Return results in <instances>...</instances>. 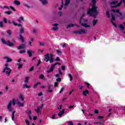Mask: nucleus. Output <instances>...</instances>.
Wrapping results in <instances>:
<instances>
[{
	"instance_id": "13d9d810",
	"label": "nucleus",
	"mask_w": 125,
	"mask_h": 125,
	"mask_svg": "<svg viewBox=\"0 0 125 125\" xmlns=\"http://www.w3.org/2000/svg\"><path fill=\"white\" fill-rule=\"evenodd\" d=\"M32 71H34V66H32V67L29 69V72H32Z\"/></svg>"
},
{
	"instance_id": "2eb2a0df",
	"label": "nucleus",
	"mask_w": 125,
	"mask_h": 125,
	"mask_svg": "<svg viewBox=\"0 0 125 125\" xmlns=\"http://www.w3.org/2000/svg\"><path fill=\"white\" fill-rule=\"evenodd\" d=\"M64 112H65V109H63L62 111L59 112L58 116H59V117H61V116H62L63 114H64Z\"/></svg>"
},
{
	"instance_id": "bb28decb",
	"label": "nucleus",
	"mask_w": 125,
	"mask_h": 125,
	"mask_svg": "<svg viewBox=\"0 0 125 125\" xmlns=\"http://www.w3.org/2000/svg\"><path fill=\"white\" fill-rule=\"evenodd\" d=\"M29 78H30L29 77H25L24 83H29Z\"/></svg>"
},
{
	"instance_id": "1a4fd4ad",
	"label": "nucleus",
	"mask_w": 125,
	"mask_h": 125,
	"mask_svg": "<svg viewBox=\"0 0 125 125\" xmlns=\"http://www.w3.org/2000/svg\"><path fill=\"white\" fill-rule=\"evenodd\" d=\"M80 23L83 26V27H85V28H89L90 25H88L87 23H82V19H80Z\"/></svg>"
},
{
	"instance_id": "9d476101",
	"label": "nucleus",
	"mask_w": 125,
	"mask_h": 125,
	"mask_svg": "<svg viewBox=\"0 0 125 125\" xmlns=\"http://www.w3.org/2000/svg\"><path fill=\"white\" fill-rule=\"evenodd\" d=\"M53 26H54V27L52 28V30L53 31H57V30H58V23H55L53 25Z\"/></svg>"
},
{
	"instance_id": "b1692460",
	"label": "nucleus",
	"mask_w": 125,
	"mask_h": 125,
	"mask_svg": "<svg viewBox=\"0 0 125 125\" xmlns=\"http://www.w3.org/2000/svg\"><path fill=\"white\" fill-rule=\"evenodd\" d=\"M97 22H98V20H93V26H95V25H96V24L97 23Z\"/></svg>"
},
{
	"instance_id": "9b49d317",
	"label": "nucleus",
	"mask_w": 125,
	"mask_h": 125,
	"mask_svg": "<svg viewBox=\"0 0 125 125\" xmlns=\"http://www.w3.org/2000/svg\"><path fill=\"white\" fill-rule=\"evenodd\" d=\"M52 87V85H49L48 86V90H47V92H49L50 93H51V92H52V91H53V90H52V89L51 88V87Z\"/></svg>"
},
{
	"instance_id": "7c9ffc66",
	"label": "nucleus",
	"mask_w": 125,
	"mask_h": 125,
	"mask_svg": "<svg viewBox=\"0 0 125 125\" xmlns=\"http://www.w3.org/2000/svg\"><path fill=\"white\" fill-rule=\"evenodd\" d=\"M20 99H21V101H24V97H23V95L22 94L20 95Z\"/></svg>"
},
{
	"instance_id": "6e6d98bb",
	"label": "nucleus",
	"mask_w": 125,
	"mask_h": 125,
	"mask_svg": "<svg viewBox=\"0 0 125 125\" xmlns=\"http://www.w3.org/2000/svg\"><path fill=\"white\" fill-rule=\"evenodd\" d=\"M53 59V55L52 54H50V59Z\"/></svg>"
},
{
	"instance_id": "a211bd4d",
	"label": "nucleus",
	"mask_w": 125,
	"mask_h": 125,
	"mask_svg": "<svg viewBox=\"0 0 125 125\" xmlns=\"http://www.w3.org/2000/svg\"><path fill=\"white\" fill-rule=\"evenodd\" d=\"M27 54H28L30 57H32L33 54H32V50H27Z\"/></svg>"
},
{
	"instance_id": "052dcab7",
	"label": "nucleus",
	"mask_w": 125,
	"mask_h": 125,
	"mask_svg": "<svg viewBox=\"0 0 125 125\" xmlns=\"http://www.w3.org/2000/svg\"><path fill=\"white\" fill-rule=\"evenodd\" d=\"M13 23L15 26H18V23H16L15 21H13Z\"/></svg>"
},
{
	"instance_id": "c85d7f7f",
	"label": "nucleus",
	"mask_w": 125,
	"mask_h": 125,
	"mask_svg": "<svg viewBox=\"0 0 125 125\" xmlns=\"http://www.w3.org/2000/svg\"><path fill=\"white\" fill-rule=\"evenodd\" d=\"M30 88V86H28L27 83H25L23 84V88Z\"/></svg>"
},
{
	"instance_id": "0eeeda50",
	"label": "nucleus",
	"mask_w": 125,
	"mask_h": 125,
	"mask_svg": "<svg viewBox=\"0 0 125 125\" xmlns=\"http://www.w3.org/2000/svg\"><path fill=\"white\" fill-rule=\"evenodd\" d=\"M18 49H25L26 48V43L21 44V45L17 47Z\"/></svg>"
},
{
	"instance_id": "5701e85b",
	"label": "nucleus",
	"mask_w": 125,
	"mask_h": 125,
	"mask_svg": "<svg viewBox=\"0 0 125 125\" xmlns=\"http://www.w3.org/2000/svg\"><path fill=\"white\" fill-rule=\"evenodd\" d=\"M17 65L18 66H19V70H20V69H21V68H22V67L23 66V64L22 63H17Z\"/></svg>"
},
{
	"instance_id": "7ed1b4c3",
	"label": "nucleus",
	"mask_w": 125,
	"mask_h": 125,
	"mask_svg": "<svg viewBox=\"0 0 125 125\" xmlns=\"http://www.w3.org/2000/svg\"><path fill=\"white\" fill-rule=\"evenodd\" d=\"M12 70L10 68L8 67H5L3 70V73H6L7 76H9L10 75V73H11Z\"/></svg>"
},
{
	"instance_id": "0e129e2a",
	"label": "nucleus",
	"mask_w": 125,
	"mask_h": 125,
	"mask_svg": "<svg viewBox=\"0 0 125 125\" xmlns=\"http://www.w3.org/2000/svg\"><path fill=\"white\" fill-rule=\"evenodd\" d=\"M57 82H61V78H59L57 79H56Z\"/></svg>"
},
{
	"instance_id": "4468645a",
	"label": "nucleus",
	"mask_w": 125,
	"mask_h": 125,
	"mask_svg": "<svg viewBox=\"0 0 125 125\" xmlns=\"http://www.w3.org/2000/svg\"><path fill=\"white\" fill-rule=\"evenodd\" d=\"M112 11L114 12V13L116 12V13H119V15H120V16H122L123 15L122 13L120 12V10H119V9H116V10L113 9V10H112Z\"/></svg>"
},
{
	"instance_id": "8fccbe9b",
	"label": "nucleus",
	"mask_w": 125,
	"mask_h": 125,
	"mask_svg": "<svg viewBox=\"0 0 125 125\" xmlns=\"http://www.w3.org/2000/svg\"><path fill=\"white\" fill-rule=\"evenodd\" d=\"M25 123L26 124V125H30V122H29V121L25 120Z\"/></svg>"
},
{
	"instance_id": "680f3d73",
	"label": "nucleus",
	"mask_w": 125,
	"mask_h": 125,
	"mask_svg": "<svg viewBox=\"0 0 125 125\" xmlns=\"http://www.w3.org/2000/svg\"><path fill=\"white\" fill-rule=\"evenodd\" d=\"M63 90H64L63 87L61 88V90L60 91V93H62V92H63Z\"/></svg>"
},
{
	"instance_id": "473e14b6",
	"label": "nucleus",
	"mask_w": 125,
	"mask_h": 125,
	"mask_svg": "<svg viewBox=\"0 0 125 125\" xmlns=\"http://www.w3.org/2000/svg\"><path fill=\"white\" fill-rule=\"evenodd\" d=\"M111 19L112 20H113V21H115L116 19V18H115V16L113 14H111Z\"/></svg>"
},
{
	"instance_id": "de8ad7c7",
	"label": "nucleus",
	"mask_w": 125,
	"mask_h": 125,
	"mask_svg": "<svg viewBox=\"0 0 125 125\" xmlns=\"http://www.w3.org/2000/svg\"><path fill=\"white\" fill-rule=\"evenodd\" d=\"M39 44L42 46H44V43L43 42H39Z\"/></svg>"
},
{
	"instance_id": "f704fd0d",
	"label": "nucleus",
	"mask_w": 125,
	"mask_h": 125,
	"mask_svg": "<svg viewBox=\"0 0 125 125\" xmlns=\"http://www.w3.org/2000/svg\"><path fill=\"white\" fill-rule=\"evenodd\" d=\"M57 53L58 55H61L62 54V52H61V51H60L59 50H57Z\"/></svg>"
},
{
	"instance_id": "338daca9",
	"label": "nucleus",
	"mask_w": 125,
	"mask_h": 125,
	"mask_svg": "<svg viewBox=\"0 0 125 125\" xmlns=\"http://www.w3.org/2000/svg\"><path fill=\"white\" fill-rule=\"evenodd\" d=\"M65 66H62V70L63 71H64L65 70Z\"/></svg>"
},
{
	"instance_id": "49530a36",
	"label": "nucleus",
	"mask_w": 125,
	"mask_h": 125,
	"mask_svg": "<svg viewBox=\"0 0 125 125\" xmlns=\"http://www.w3.org/2000/svg\"><path fill=\"white\" fill-rule=\"evenodd\" d=\"M23 5H24V6H25V7H28V8H30V6H29V5H28V4L25 3L23 4Z\"/></svg>"
},
{
	"instance_id": "c03bdc74",
	"label": "nucleus",
	"mask_w": 125,
	"mask_h": 125,
	"mask_svg": "<svg viewBox=\"0 0 125 125\" xmlns=\"http://www.w3.org/2000/svg\"><path fill=\"white\" fill-rule=\"evenodd\" d=\"M9 7L10 8H11V9L13 10V11H16V10L15 9V8H14V7H13L12 6H10Z\"/></svg>"
},
{
	"instance_id": "ddd939ff",
	"label": "nucleus",
	"mask_w": 125,
	"mask_h": 125,
	"mask_svg": "<svg viewBox=\"0 0 125 125\" xmlns=\"http://www.w3.org/2000/svg\"><path fill=\"white\" fill-rule=\"evenodd\" d=\"M69 3H70V0H66L65 3L64 4V8L66 9L68 7V5H69Z\"/></svg>"
},
{
	"instance_id": "3c124183",
	"label": "nucleus",
	"mask_w": 125,
	"mask_h": 125,
	"mask_svg": "<svg viewBox=\"0 0 125 125\" xmlns=\"http://www.w3.org/2000/svg\"><path fill=\"white\" fill-rule=\"evenodd\" d=\"M3 22L4 23H7V20H6V18H4L3 19Z\"/></svg>"
},
{
	"instance_id": "4be33fe9",
	"label": "nucleus",
	"mask_w": 125,
	"mask_h": 125,
	"mask_svg": "<svg viewBox=\"0 0 125 125\" xmlns=\"http://www.w3.org/2000/svg\"><path fill=\"white\" fill-rule=\"evenodd\" d=\"M14 4H16V5H20V1H19L17 0H15L14 1Z\"/></svg>"
},
{
	"instance_id": "774afa93",
	"label": "nucleus",
	"mask_w": 125,
	"mask_h": 125,
	"mask_svg": "<svg viewBox=\"0 0 125 125\" xmlns=\"http://www.w3.org/2000/svg\"><path fill=\"white\" fill-rule=\"evenodd\" d=\"M98 118V119H104V117L101 116H99Z\"/></svg>"
},
{
	"instance_id": "412c9836",
	"label": "nucleus",
	"mask_w": 125,
	"mask_h": 125,
	"mask_svg": "<svg viewBox=\"0 0 125 125\" xmlns=\"http://www.w3.org/2000/svg\"><path fill=\"white\" fill-rule=\"evenodd\" d=\"M119 28L122 30V31H124L125 30V26L123 25V24H120L119 26Z\"/></svg>"
},
{
	"instance_id": "bf43d9fd",
	"label": "nucleus",
	"mask_w": 125,
	"mask_h": 125,
	"mask_svg": "<svg viewBox=\"0 0 125 125\" xmlns=\"http://www.w3.org/2000/svg\"><path fill=\"white\" fill-rule=\"evenodd\" d=\"M33 32L34 34H35V33H37V29L34 28L33 30Z\"/></svg>"
},
{
	"instance_id": "a18cd8bd",
	"label": "nucleus",
	"mask_w": 125,
	"mask_h": 125,
	"mask_svg": "<svg viewBox=\"0 0 125 125\" xmlns=\"http://www.w3.org/2000/svg\"><path fill=\"white\" fill-rule=\"evenodd\" d=\"M25 52H26V51L25 50H21L19 52V53H20L21 54H22L23 53H25Z\"/></svg>"
},
{
	"instance_id": "09e8293b",
	"label": "nucleus",
	"mask_w": 125,
	"mask_h": 125,
	"mask_svg": "<svg viewBox=\"0 0 125 125\" xmlns=\"http://www.w3.org/2000/svg\"><path fill=\"white\" fill-rule=\"evenodd\" d=\"M85 84H86L87 85V88H89V85H90L89 83H85Z\"/></svg>"
},
{
	"instance_id": "dca6fc26",
	"label": "nucleus",
	"mask_w": 125,
	"mask_h": 125,
	"mask_svg": "<svg viewBox=\"0 0 125 125\" xmlns=\"http://www.w3.org/2000/svg\"><path fill=\"white\" fill-rule=\"evenodd\" d=\"M88 93H89V92H88L87 90L83 91V95H84V96H86L87 94H88Z\"/></svg>"
},
{
	"instance_id": "cd10ccee",
	"label": "nucleus",
	"mask_w": 125,
	"mask_h": 125,
	"mask_svg": "<svg viewBox=\"0 0 125 125\" xmlns=\"http://www.w3.org/2000/svg\"><path fill=\"white\" fill-rule=\"evenodd\" d=\"M12 32L11 30H7V33L8 34V35H9V36H11V34H12Z\"/></svg>"
},
{
	"instance_id": "c9c22d12",
	"label": "nucleus",
	"mask_w": 125,
	"mask_h": 125,
	"mask_svg": "<svg viewBox=\"0 0 125 125\" xmlns=\"http://www.w3.org/2000/svg\"><path fill=\"white\" fill-rule=\"evenodd\" d=\"M39 79L43 80V79H44V75H43V74H41L39 77Z\"/></svg>"
},
{
	"instance_id": "37998d69",
	"label": "nucleus",
	"mask_w": 125,
	"mask_h": 125,
	"mask_svg": "<svg viewBox=\"0 0 125 125\" xmlns=\"http://www.w3.org/2000/svg\"><path fill=\"white\" fill-rule=\"evenodd\" d=\"M0 27L1 28L3 27V23L2 22V21H0Z\"/></svg>"
},
{
	"instance_id": "20e7f679",
	"label": "nucleus",
	"mask_w": 125,
	"mask_h": 125,
	"mask_svg": "<svg viewBox=\"0 0 125 125\" xmlns=\"http://www.w3.org/2000/svg\"><path fill=\"white\" fill-rule=\"evenodd\" d=\"M43 108V104H42L41 106H38L37 109H35V111L38 113V114H42V111Z\"/></svg>"
},
{
	"instance_id": "58836bf2",
	"label": "nucleus",
	"mask_w": 125,
	"mask_h": 125,
	"mask_svg": "<svg viewBox=\"0 0 125 125\" xmlns=\"http://www.w3.org/2000/svg\"><path fill=\"white\" fill-rule=\"evenodd\" d=\"M1 8L2 9H3V8H6L7 9H8V10H9V9H10L9 7L7 6H4L3 7H1Z\"/></svg>"
},
{
	"instance_id": "f03ea898",
	"label": "nucleus",
	"mask_w": 125,
	"mask_h": 125,
	"mask_svg": "<svg viewBox=\"0 0 125 125\" xmlns=\"http://www.w3.org/2000/svg\"><path fill=\"white\" fill-rule=\"evenodd\" d=\"M1 40L3 44H6V45H8V46H14V43L10 42L9 41H5L3 38H2Z\"/></svg>"
},
{
	"instance_id": "f257e3e1",
	"label": "nucleus",
	"mask_w": 125,
	"mask_h": 125,
	"mask_svg": "<svg viewBox=\"0 0 125 125\" xmlns=\"http://www.w3.org/2000/svg\"><path fill=\"white\" fill-rule=\"evenodd\" d=\"M74 34L76 35H82L83 34H86L87 33V30L84 29H81L79 30L75 31L73 32Z\"/></svg>"
},
{
	"instance_id": "2f4dec72",
	"label": "nucleus",
	"mask_w": 125,
	"mask_h": 125,
	"mask_svg": "<svg viewBox=\"0 0 125 125\" xmlns=\"http://www.w3.org/2000/svg\"><path fill=\"white\" fill-rule=\"evenodd\" d=\"M20 39L21 41V42H23L25 41V40H24V37H23L22 35L20 36Z\"/></svg>"
},
{
	"instance_id": "a878e982",
	"label": "nucleus",
	"mask_w": 125,
	"mask_h": 125,
	"mask_svg": "<svg viewBox=\"0 0 125 125\" xmlns=\"http://www.w3.org/2000/svg\"><path fill=\"white\" fill-rule=\"evenodd\" d=\"M20 33H21V34H24L25 33V31L24 30V28L21 27L20 29Z\"/></svg>"
},
{
	"instance_id": "aec40b11",
	"label": "nucleus",
	"mask_w": 125,
	"mask_h": 125,
	"mask_svg": "<svg viewBox=\"0 0 125 125\" xmlns=\"http://www.w3.org/2000/svg\"><path fill=\"white\" fill-rule=\"evenodd\" d=\"M40 1L42 2L43 5L46 4L48 3L46 0H40Z\"/></svg>"
},
{
	"instance_id": "79ce46f5",
	"label": "nucleus",
	"mask_w": 125,
	"mask_h": 125,
	"mask_svg": "<svg viewBox=\"0 0 125 125\" xmlns=\"http://www.w3.org/2000/svg\"><path fill=\"white\" fill-rule=\"evenodd\" d=\"M49 62L51 63H53V62H54V59H49Z\"/></svg>"
},
{
	"instance_id": "e2e57ef3",
	"label": "nucleus",
	"mask_w": 125,
	"mask_h": 125,
	"mask_svg": "<svg viewBox=\"0 0 125 125\" xmlns=\"http://www.w3.org/2000/svg\"><path fill=\"white\" fill-rule=\"evenodd\" d=\"M55 116H56V115L53 114V116L51 117V119H52L53 120L55 119Z\"/></svg>"
},
{
	"instance_id": "4d7b16f0",
	"label": "nucleus",
	"mask_w": 125,
	"mask_h": 125,
	"mask_svg": "<svg viewBox=\"0 0 125 125\" xmlns=\"http://www.w3.org/2000/svg\"><path fill=\"white\" fill-rule=\"evenodd\" d=\"M118 3V2L117 1H113L111 2V4H117V3Z\"/></svg>"
},
{
	"instance_id": "6e6552de",
	"label": "nucleus",
	"mask_w": 125,
	"mask_h": 125,
	"mask_svg": "<svg viewBox=\"0 0 125 125\" xmlns=\"http://www.w3.org/2000/svg\"><path fill=\"white\" fill-rule=\"evenodd\" d=\"M44 61H45V62L49 61V54L47 53L44 55Z\"/></svg>"
},
{
	"instance_id": "864d4df0",
	"label": "nucleus",
	"mask_w": 125,
	"mask_h": 125,
	"mask_svg": "<svg viewBox=\"0 0 125 125\" xmlns=\"http://www.w3.org/2000/svg\"><path fill=\"white\" fill-rule=\"evenodd\" d=\"M41 63H42V61H41V60H39L38 61V63L37 64V66H39L40 65V64H41Z\"/></svg>"
},
{
	"instance_id": "ea45409f",
	"label": "nucleus",
	"mask_w": 125,
	"mask_h": 125,
	"mask_svg": "<svg viewBox=\"0 0 125 125\" xmlns=\"http://www.w3.org/2000/svg\"><path fill=\"white\" fill-rule=\"evenodd\" d=\"M71 27H74V24H68L66 28L67 29H68V28H71Z\"/></svg>"
},
{
	"instance_id": "6ab92c4d",
	"label": "nucleus",
	"mask_w": 125,
	"mask_h": 125,
	"mask_svg": "<svg viewBox=\"0 0 125 125\" xmlns=\"http://www.w3.org/2000/svg\"><path fill=\"white\" fill-rule=\"evenodd\" d=\"M5 14H8V15H10V14H12V11H7L4 12Z\"/></svg>"
},
{
	"instance_id": "f8f14e48",
	"label": "nucleus",
	"mask_w": 125,
	"mask_h": 125,
	"mask_svg": "<svg viewBox=\"0 0 125 125\" xmlns=\"http://www.w3.org/2000/svg\"><path fill=\"white\" fill-rule=\"evenodd\" d=\"M3 59L7 60L6 62L9 63V62H12V59L9 58L8 57H4Z\"/></svg>"
},
{
	"instance_id": "f3484780",
	"label": "nucleus",
	"mask_w": 125,
	"mask_h": 125,
	"mask_svg": "<svg viewBox=\"0 0 125 125\" xmlns=\"http://www.w3.org/2000/svg\"><path fill=\"white\" fill-rule=\"evenodd\" d=\"M17 104L19 105L20 107H24V103H21L20 102L18 101Z\"/></svg>"
},
{
	"instance_id": "a19ab883",
	"label": "nucleus",
	"mask_w": 125,
	"mask_h": 125,
	"mask_svg": "<svg viewBox=\"0 0 125 125\" xmlns=\"http://www.w3.org/2000/svg\"><path fill=\"white\" fill-rule=\"evenodd\" d=\"M111 22L112 25H113V26H114V27H115V28H117V27H118L117 26V24H116V23L113 22V21H111Z\"/></svg>"
},
{
	"instance_id": "72a5a7b5",
	"label": "nucleus",
	"mask_w": 125,
	"mask_h": 125,
	"mask_svg": "<svg viewBox=\"0 0 125 125\" xmlns=\"http://www.w3.org/2000/svg\"><path fill=\"white\" fill-rule=\"evenodd\" d=\"M21 20H24V18H23V17H20V19L18 20L20 23H21Z\"/></svg>"
},
{
	"instance_id": "423d86ee",
	"label": "nucleus",
	"mask_w": 125,
	"mask_h": 125,
	"mask_svg": "<svg viewBox=\"0 0 125 125\" xmlns=\"http://www.w3.org/2000/svg\"><path fill=\"white\" fill-rule=\"evenodd\" d=\"M56 66V64L54 63L51 65V67L50 70L47 71V73H51V72H53V70H54V68Z\"/></svg>"
},
{
	"instance_id": "393cba45",
	"label": "nucleus",
	"mask_w": 125,
	"mask_h": 125,
	"mask_svg": "<svg viewBox=\"0 0 125 125\" xmlns=\"http://www.w3.org/2000/svg\"><path fill=\"white\" fill-rule=\"evenodd\" d=\"M41 82H38L37 83L35 84L33 86V88H36L37 86L39 85V84H41Z\"/></svg>"
},
{
	"instance_id": "4c0bfd02",
	"label": "nucleus",
	"mask_w": 125,
	"mask_h": 125,
	"mask_svg": "<svg viewBox=\"0 0 125 125\" xmlns=\"http://www.w3.org/2000/svg\"><path fill=\"white\" fill-rule=\"evenodd\" d=\"M12 103H13V105L14 106H15V104H16V101L15 100V99H13Z\"/></svg>"
},
{
	"instance_id": "e433bc0d",
	"label": "nucleus",
	"mask_w": 125,
	"mask_h": 125,
	"mask_svg": "<svg viewBox=\"0 0 125 125\" xmlns=\"http://www.w3.org/2000/svg\"><path fill=\"white\" fill-rule=\"evenodd\" d=\"M106 14V16H107V17H108V18H110V17H111V16H110V14L109 13V11H107Z\"/></svg>"
},
{
	"instance_id": "5fc2aeb1",
	"label": "nucleus",
	"mask_w": 125,
	"mask_h": 125,
	"mask_svg": "<svg viewBox=\"0 0 125 125\" xmlns=\"http://www.w3.org/2000/svg\"><path fill=\"white\" fill-rule=\"evenodd\" d=\"M99 113V111L97 109H95L94 111V113L95 114H98Z\"/></svg>"
},
{
	"instance_id": "603ef678",
	"label": "nucleus",
	"mask_w": 125,
	"mask_h": 125,
	"mask_svg": "<svg viewBox=\"0 0 125 125\" xmlns=\"http://www.w3.org/2000/svg\"><path fill=\"white\" fill-rule=\"evenodd\" d=\"M55 87H57L58 86V83L56 82L54 84Z\"/></svg>"
},
{
	"instance_id": "39448f33",
	"label": "nucleus",
	"mask_w": 125,
	"mask_h": 125,
	"mask_svg": "<svg viewBox=\"0 0 125 125\" xmlns=\"http://www.w3.org/2000/svg\"><path fill=\"white\" fill-rule=\"evenodd\" d=\"M12 105V101H10L7 106V109L9 112H12V110H13V108L11 107Z\"/></svg>"
},
{
	"instance_id": "69168bd1",
	"label": "nucleus",
	"mask_w": 125,
	"mask_h": 125,
	"mask_svg": "<svg viewBox=\"0 0 125 125\" xmlns=\"http://www.w3.org/2000/svg\"><path fill=\"white\" fill-rule=\"evenodd\" d=\"M56 61H60V58L59 57H57Z\"/></svg>"
},
{
	"instance_id": "c756f323",
	"label": "nucleus",
	"mask_w": 125,
	"mask_h": 125,
	"mask_svg": "<svg viewBox=\"0 0 125 125\" xmlns=\"http://www.w3.org/2000/svg\"><path fill=\"white\" fill-rule=\"evenodd\" d=\"M26 113H27V115L28 116H29V115H31V114H32V111L27 109L26 111Z\"/></svg>"
}]
</instances>
